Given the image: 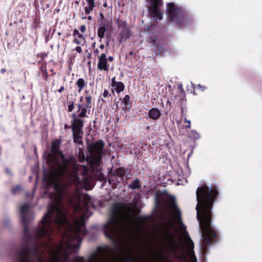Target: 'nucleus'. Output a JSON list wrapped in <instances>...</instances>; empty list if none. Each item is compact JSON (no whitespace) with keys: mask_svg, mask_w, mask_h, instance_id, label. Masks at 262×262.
<instances>
[{"mask_svg":"<svg viewBox=\"0 0 262 262\" xmlns=\"http://www.w3.org/2000/svg\"><path fill=\"white\" fill-rule=\"evenodd\" d=\"M60 141L55 140L51 146V153L48 155L50 167L54 168L48 178L49 185L53 186L54 192L49 193L51 202L47 212L39 225L30 237L28 233L29 224L26 213L30 209L29 204H24L20 209L21 222L24 226V243L21 247L47 248L54 247L51 237L56 232L62 237L61 243L77 245L79 249L82 236L86 234L85 218L92 215L88 210L91 197L82 194V190L88 182L86 179H81L78 174V165L73 156L67 159L60 150Z\"/></svg>","mask_w":262,"mask_h":262,"instance_id":"1","label":"nucleus"},{"mask_svg":"<svg viewBox=\"0 0 262 262\" xmlns=\"http://www.w3.org/2000/svg\"><path fill=\"white\" fill-rule=\"evenodd\" d=\"M121 102L124 105L122 108L125 112L128 111L130 107V96L128 95H126L122 99Z\"/></svg>","mask_w":262,"mask_h":262,"instance_id":"12","label":"nucleus"},{"mask_svg":"<svg viewBox=\"0 0 262 262\" xmlns=\"http://www.w3.org/2000/svg\"><path fill=\"white\" fill-rule=\"evenodd\" d=\"M6 71V70L4 68H3L1 70V72L3 74L5 73Z\"/></svg>","mask_w":262,"mask_h":262,"instance_id":"42","label":"nucleus"},{"mask_svg":"<svg viewBox=\"0 0 262 262\" xmlns=\"http://www.w3.org/2000/svg\"><path fill=\"white\" fill-rule=\"evenodd\" d=\"M129 54H130V55H132V54H133V52H129Z\"/></svg>","mask_w":262,"mask_h":262,"instance_id":"54","label":"nucleus"},{"mask_svg":"<svg viewBox=\"0 0 262 262\" xmlns=\"http://www.w3.org/2000/svg\"><path fill=\"white\" fill-rule=\"evenodd\" d=\"M219 194L218 187L206 185L199 187L196 191L197 204L195 207L196 218L199 221V232L201 238V246L206 252L212 244V240L217 237L211 225L212 207Z\"/></svg>","mask_w":262,"mask_h":262,"instance_id":"2","label":"nucleus"},{"mask_svg":"<svg viewBox=\"0 0 262 262\" xmlns=\"http://www.w3.org/2000/svg\"><path fill=\"white\" fill-rule=\"evenodd\" d=\"M98 69L101 71L108 70L107 58L105 53L101 54L99 58Z\"/></svg>","mask_w":262,"mask_h":262,"instance_id":"10","label":"nucleus"},{"mask_svg":"<svg viewBox=\"0 0 262 262\" xmlns=\"http://www.w3.org/2000/svg\"><path fill=\"white\" fill-rule=\"evenodd\" d=\"M4 223H5V226H6V227H9V225H10V220H8V219H6V220H5Z\"/></svg>","mask_w":262,"mask_h":262,"instance_id":"35","label":"nucleus"},{"mask_svg":"<svg viewBox=\"0 0 262 262\" xmlns=\"http://www.w3.org/2000/svg\"><path fill=\"white\" fill-rule=\"evenodd\" d=\"M166 12L171 23L180 25L182 27H187L190 21L185 12L173 3L167 4Z\"/></svg>","mask_w":262,"mask_h":262,"instance_id":"5","label":"nucleus"},{"mask_svg":"<svg viewBox=\"0 0 262 262\" xmlns=\"http://www.w3.org/2000/svg\"><path fill=\"white\" fill-rule=\"evenodd\" d=\"M64 90V86H61V87H60V88L58 90V92L59 93H62V92L63 91V90Z\"/></svg>","mask_w":262,"mask_h":262,"instance_id":"39","label":"nucleus"},{"mask_svg":"<svg viewBox=\"0 0 262 262\" xmlns=\"http://www.w3.org/2000/svg\"><path fill=\"white\" fill-rule=\"evenodd\" d=\"M89 4V6L95 7V0H85Z\"/></svg>","mask_w":262,"mask_h":262,"instance_id":"29","label":"nucleus"},{"mask_svg":"<svg viewBox=\"0 0 262 262\" xmlns=\"http://www.w3.org/2000/svg\"><path fill=\"white\" fill-rule=\"evenodd\" d=\"M109 95V93L108 92V91H107L106 90H105L103 93V96L104 97V98H106Z\"/></svg>","mask_w":262,"mask_h":262,"instance_id":"33","label":"nucleus"},{"mask_svg":"<svg viewBox=\"0 0 262 262\" xmlns=\"http://www.w3.org/2000/svg\"><path fill=\"white\" fill-rule=\"evenodd\" d=\"M94 7H95L94 6H88L86 7L84 9L85 14H90L91 13V12L92 11H93Z\"/></svg>","mask_w":262,"mask_h":262,"instance_id":"25","label":"nucleus"},{"mask_svg":"<svg viewBox=\"0 0 262 262\" xmlns=\"http://www.w3.org/2000/svg\"><path fill=\"white\" fill-rule=\"evenodd\" d=\"M128 187L133 190L140 188L141 186L140 183V180L137 178L135 179L128 185Z\"/></svg>","mask_w":262,"mask_h":262,"instance_id":"14","label":"nucleus"},{"mask_svg":"<svg viewBox=\"0 0 262 262\" xmlns=\"http://www.w3.org/2000/svg\"><path fill=\"white\" fill-rule=\"evenodd\" d=\"M74 142L79 145H82L83 141L81 140L82 134H77L76 132H72Z\"/></svg>","mask_w":262,"mask_h":262,"instance_id":"15","label":"nucleus"},{"mask_svg":"<svg viewBox=\"0 0 262 262\" xmlns=\"http://www.w3.org/2000/svg\"><path fill=\"white\" fill-rule=\"evenodd\" d=\"M72 117L73 118V121H75L76 119H79L77 118L78 117L77 116V115H76L75 113H74L72 114Z\"/></svg>","mask_w":262,"mask_h":262,"instance_id":"32","label":"nucleus"},{"mask_svg":"<svg viewBox=\"0 0 262 262\" xmlns=\"http://www.w3.org/2000/svg\"><path fill=\"white\" fill-rule=\"evenodd\" d=\"M198 86H199V87H200V88H202V91H204V90H205V89H206V88H205V86H202L201 85V84H198Z\"/></svg>","mask_w":262,"mask_h":262,"instance_id":"43","label":"nucleus"},{"mask_svg":"<svg viewBox=\"0 0 262 262\" xmlns=\"http://www.w3.org/2000/svg\"><path fill=\"white\" fill-rule=\"evenodd\" d=\"M93 123H94V124H95V123H96V120H94V121H93Z\"/></svg>","mask_w":262,"mask_h":262,"instance_id":"56","label":"nucleus"},{"mask_svg":"<svg viewBox=\"0 0 262 262\" xmlns=\"http://www.w3.org/2000/svg\"><path fill=\"white\" fill-rule=\"evenodd\" d=\"M100 49H103L104 48V46L103 44H101L99 46Z\"/></svg>","mask_w":262,"mask_h":262,"instance_id":"45","label":"nucleus"},{"mask_svg":"<svg viewBox=\"0 0 262 262\" xmlns=\"http://www.w3.org/2000/svg\"><path fill=\"white\" fill-rule=\"evenodd\" d=\"M83 149H82V148H79V154H80L81 152H83Z\"/></svg>","mask_w":262,"mask_h":262,"instance_id":"48","label":"nucleus"},{"mask_svg":"<svg viewBox=\"0 0 262 262\" xmlns=\"http://www.w3.org/2000/svg\"><path fill=\"white\" fill-rule=\"evenodd\" d=\"M82 100H83V97L81 96L80 98V101H82Z\"/></svg>","mask_w":262,"mask_h":262,"instance_id":"50","label":"nucleus"},{"mask_svg":"<svg viewBox=\"0 0 262 262\" xmlns=\"http://www.w3.org/2000/svg\"><path fill=\"white\" fill-rule=\"evenodd\" d=\"M106 31V28L105 25L98 29V36L100 38V41H101L102 39L104 37Z\"/></svg>","mask_w":262,"mask_h":262,"instance_id":"17","label":"nucleus"},{"mask_svg":"<svg viewBox=\"0 0 262 262\" xmlns=\"http://www.w3.org/2000/svg\"><path fill=\"white\" fill-rule=\"evenodd\" d=\"M114 88L115 89L116 92L119 93L124 90V85L123 82L118 81Z\"/></svg>","mask_w":262,"mask_h":262,"instance_id":"20","label":"nucleus"},{"mask_svg":"<svg viewBox=\"0 0 262 262\" xmlns=\"http://www.w3.org/2000/svg\"><path fill=\"white\" fill-rule=\"evenodd\" d=\"M77 107H78V110H77V112H80V111L82 109V108L83 107V105H82L81 103H79L77 105Z\"/></svg>","mask_w":262,"mask_h":262,"instance_id":"37","label":"nucleus"},{"mask_svg":"<svg viewBox=\"0 0 262 262\" xmlns=\"http://www.w3.org/2000/svg\"><path fill=\"white\" fill-rule=\"evenodd\" d=\"M91 110L85 108L84 106L80 111L79 113L77 114V116L79 118L88 117L87 114H90Z\"/></svg>","mask_w":262,"mask_h":262,"instance_id":"16","label":"nucleus"},{"mask_svg":"<svg viewBox=\"0 0 262 262\" xmlns=\"http://www.w3.org/2000/svg\"><path fill=\"white\" fill-rule=\"evenodd\" d=\"M77 86L79 88L78 92L80 93L85 86L86 83L83 78H79L76 83Z\"/></svg>","mask_w":262,"mask_h":262,"instance_id":"18","label":"nucleus"},{"mask_svg":"<svg viewBox=\"0 0 262 262\" xmlns=\"http://www.w3.org/2000/svg\"><path fill=\"white\" fill-rule=\"evenodd\" d=\"M187 182V180L185 179H184L183 180L178 179L177 185H184L185 183H186Z\"/></svg>","mask_w":262,"mask_h":262,"instance_id":"28","label":"nucleus"},{"mask_svg":"<svg viewBox=\"0 0 262 262\" xmlns=\"http://www.w3.org/2000/svg\"><path fill=\"white\" fill-rule=\"evenodd\" d=\"M95 42H94V43H93V46H95Z\"/></svg>","mask_w":262,"mask_h":262,"instance_id":"59","label":"nucleus"},{"mask_svg":"<svg viewBox=\"0 0 262 262\" xmlns=\"http://www.w3.org/2000/svg\"><path fill=\"white\" fill-rule=\"evenodd\" d=\"M6 173H7V174H9V175H11V174H12L11 171H10V169H8V168H6Z\"/></svg>","mask_w":262,"mask_h":262,"instance_id":"41","label":"nucleus"},{"mask_svg":"<svg viewBox=\"0 0 262 262\" xmlns=\"http://www.w3.org/2000/svg\"><path fill=\"white\" fill-rule=\"evenodd\" d=\"M178 89L181 92H183L184 91V90L183 89V86L182 84H180L178 85Z\"/></svg>","mask_w":262,"mask_h":262,"instance_id":"38","label":"nucleus"},{"mask_svg":"<svg viewBox=\"0 0 262 262\" xmlns=\"http://www.w3.org/2000/svg\"><path fill=\"white\" fill-rule=\"evenodd\" d=\"M118 102H117V103L116 104V106H117V108H118Z\"/></svg>","mask_w":262,"mask_h":262,"instance_id":"55","label":"nucleus"},{"mask_svg":"<svg viewBox=\"0 0 262 262\" xmlns=\"http://www.w3.org/2000/svg\"><path fill=\"white\" fill-rule=\"evenodd\" d=\"M117 82H118V81H116L115 80V77H113L112 79V86L114 88L115 85L117 83Z\"/></svg>","mask_w":262,"mask_h":262,"instance_id":"31","label":"nucleus"},{"mask_svg":"<svg viewBox=\"0 0 262 262\" xmlns=\"http://www.w3.org/2000/svg\"><path fill=\"white\" fill-rule=\"evenodd\" d=\"M78 53H81L82 52V49L80 46H77L75 49Z\"/></svg>","mask_w":262,"mask_h":262,"instance_id":"36","label":"nucleus"},{"mask_svg":"<svg viewBox=\"0 0 262 262\" xmlns=\"http://www.w3.org/2000/svg\"><path fill=\"white\" fill-rule=\"evenodd\" d=\"M131 169L124 168L119 167L116 169L113 174V177L116 178V182L119 183L123 182L124 180L126 181L129 179L130 171Z\"/></svg>","mask_w":262,"mask_h":262,"instance_id":"7","label":"nucleus"},{"mask_svg":"<svg viewBox=\"0 0 262 262\" xmlns=\"http://www.w3.org/2000/svg\"><path fill=\"white\" fill-rule=\"evenodd\" d=\"M70 104L68 105V112H71L74 108V102H70Z\"/></svg>","mask_w":262,"mask_h":262,"instance_id":"27","label":"nucleus"},{"mask_svg":"<svg viewBox=\"0 0 262 262\" xmlns=\"http://www.w3.org/2000/svg\"><path fill=\"white\" fill-rule=\"evenodd\" d=\"M123 262H134L133 257L128 253H125L123 255Z\"/></svg>","mask_w":262,"mask_h":262,"instance_id":"22","label":"nucleus"},{"mask_svg":"<svg viewBox=\"0 0 262 262\" xmlns=\"http://www.w3.org/2000/svg\"><path fill=\"white\" fill-rule=\"evenodd\" d=\"M160 111L156 107H153L149 110L148 112L149 117L152 120H157L161 116Z\"/></svg>","mask_w":262,"mask_h":262,"instance_id":"11","label":"nucleus"},{"mask_svg":"<svg viewBox=\"0 0 262 262\" xmlns=\"http://www.w3.org/2000/svg\"><path fill=\"white\" fill-rule=\"evenodd\" d=\"M103 6H104V7H106V6H107V4H106V3H104V5H103Z\"/></svg>","mask_w":262,"mask_h":262,"instance_id":"53","label":"nucleus"},{"mask_svg":"<svg viewBox=\"0 0 262 262\" xmlns=\"http://www.w3.org/2000/svg\"><path fill=\"white\" fill-rule=\"evenodd\" d=\"M94 53L96 54H98L99 53V50L96 49V50H95Z\"/></svg>","mask_w":262,"mask_h":262,"instance_id":"46","label":"nucleus"},{"mask_svg":"<svg viewBox=\"0 0 262 262\" xmlns=\"http://www.w3.org/2000/svg\"><path fill=\"white\" fill-rule=\"evenodd\" d=\"M80 30L81 32L83 33L86 30V27L84 25H82L80 26Z\"/></svg>","mask_w":262,"mask_h":262,"instance_id":"34","label":"nucleus"},{"mask_svg":"<svg viewBox=\"0 0 262 262\" xmlns=\"http://www.w3.org/2000/svg\"><path fill=\"white\" fill-rule=\"evenodd\" d=\"M120 36L123 39H128L130 37V30L127 27H124L122 28V31L120 32Z\"/></svg>","mask_w":262,"mask_h":262,"instance_id":"13","label":"nucleus"},{"mask_svg":"<svg viewBox=\"0 0 262 262\" xmlns=\"http://www.w3.org/2000/svg\"><path fill=\"white\" fill-rule=\"evenodd\" d=\"M83 121L81 119H76L72 123V132H76L77 134H82V127Z\"/></svg>","mask_w":262,"mask_h":262,"instance_id":"9","label":"nucleus"},{"mask_svg":"<svg viewBox=\"0 0 262 262\" xmlns=\"http://www.w3.org/2000/svg\"><path fill=\"white\" fill-rule=\"evenodd\" d=\"M83 170L84 171V172H85V171H86V170H85L86 167H83Z\"/></svg>","mask_w":262,"mask_h":262,"instance_id":"52","label":"nucleus"},{"mask_svg":"<svg viewBox=\"0 0 262 262\" xmlns=\"http://www.w3.org/2000/svg\"><path fill=\"white\" fill-rule=\"evenodd\" d=\"M167 104H168L169 105V106H170L171 103L169 100H167Z\"/></svg>","mask_w":262,"mask_h":262,"instance_id":"49","label":"nucleus"},{"mask_svg":"<svg viewBox=\"0 0 262 262\" xmlns=\"http://www.w3.org/2000/svg\"><path fill=\"white\" fill-rule=\"evenodd\" d=\"M189 136L194 140H198L201 137L200 134L198 132H197V131L195 130H191Z\"/></svg>","mask_w":262,"mask_h":262,"instance_id":"21","label":"nucleus"},{"mask_svg":"<svg viewBox=\"0 0 262 262\" xmlns=\"http://www.w3.org/2000/svg\"><path fill=\"white\" fill-rule=\"evenodd\" d=\"M92 97L91 96H87L85 97L86 102L83 105V106L88 110H91V108H92Z\"/></svg>","mask_w":262,"mask_h":262,"instance_id":"19","label":"nucleus"},{"mask_svg":"<svg viewBox=\"0 0 262 262\" xmlns=\"http://www.w3.org/2000/svg\"><path fill=\"white\" fill-rule=\"evenodd\" d=\"M129 226L126 221L120 217L117 211L114 208L110 215L108 221L103 226L105 236L112 244L118 247L121 243L122 238L128 234Z\"/></svg>","mask_w":262,"mask_h":262,"instance_id":"4","label":"nucleus"},{"mask_svg":"<svg viewBox=\"0 0 262 262\" xmlns=\"http://www.w3.org/2000/svg\"><path fill=\"white\" fill-rule=\"evenodd\" d=\"M108 60L110 61H112L113 60V56H109L108 58Z\"/></svg>","mask_w":262,"mask_h":262,"instance_id":"44","label":"nucleus"},{"mask_svg":"<svg viewBox=\"0 0 262 262\" xmlns=\"http://www.w3.org/2000/svg\"><path fill=\"white\" fill-rule=\"evenodd\" d=\"M21 190V188L19 185H16L12 188L11 191L13 194H17Z\"/></svg>","mask_w":262,"mask_h":262,"instance_id":"23","label":"nucleus"},{"mask_svg":"<svg viewBox=\"0 0 262 262\" xmlns=\"http://www.w3.org/2000/svg\"><path fill=\"white\" fill-rule=\"evenodd\" d=\"M147 4H158L159 3L162 2V0H146Z\"/></svg>","mask_w":262,"mask_h":262,"instance_id":"26","label":"nucleus"},{"mask_svg":"<svg viewBox=\"0 0 262 262\" xmlns=\"http://www.w3.org/2000/svg\"><path fill=\"white\" fill-rule=\"evenodd\" d=\"M185 122H188V124L186 126V128H190L191 127V121L189 120H187L186 118H185Z\"/></svg>","mask_w":262,"mask_h":262,"instance_id":"30","label":"nucleus"},{"mask_svg":"<svg viewBox=\"0 0 262 262\" xmlns=\"http://www.w3.org/2000/svg\"><path fill=\"white\" fill-rule=\"evenodd\" d=\"M91 55V54H90V53H89V55H88V57H89V56H90Z\"/></svg>","mask_w":262,"mask_h":262,"instance_id":"57","label":"nucleus"},{"mask_svg":"<svg viewBox=\"0 0 262 262\" xmlns=\"http://www.w3.org/2000/svg\"><path fill=\"white\" fill-rule=\"evenodd\" d=\"M168 204L177 223L181 237H179L180 241L178 242L176 239V235L170 232L167 237V250L180 262H198L193 251L194 243L186 230V226L182 222L181 211L176 205L173 196H170Z\"/></svg>","mask_w":262,"mask_h":262,"instance_id":"3","label":"nucleus"},{"mask_svg":"<svg viewBox=\"0 0 262 262\" xmlns=\"http://www.w3.org/2000/svg\"><path fill=\"white\" fill-rule=\"evenodd\" d=\"M74 42L77 44V45H80L81 43V42L79 40H78V39L77 38H75V40H74Z\"/></svg>","mask_w":262,"mask_h":262,"instance_id":"40","label":"nucleus"},{"mask_svg":"<svg viewBox=\"0 0 262 262\" xmlns=\"http://www.w3.org/2000/svg\"><path fill=\"white\" fill-rule=\"evenodd\" d=\"M67 128H68V125L67 124H66L64 125V128L66 129Z\"/></svg>","mask_w":262,"mask_h":262,"instance_id":"51","label":"nucleus"},{"mask_svg":"<svg viewBox=\"0 0 262 262\" xmlns=\"http://www.w3.org/2000/svg\"><path fill=\"white\" fill-rule=\"evenodd\" d=\"M163 4V2H161L156 4H151L150 5V11L152 16L156 19L161 20L162 19V14L160 12L159 8L162 6Z\"/></svg>","mask_w":262,"mask_h":262,"instance_id":"8","label":"nucleus"},{"mask_svg":"<svg viewBox=\"0 0 262 262\" xmlns=\"http://www.w3.org/2000/svg\"><path fill=\"white\" fill-rule=\"evenodd\" d=\"M109 183L111 184V180H108Z\"/></svg>","mask_w":262,"mask_h":262,"instance_id":"58","label":"nucleus"},{"mask_svg":"<svg viewBox=\"0 0 262 262\" xmlns=\"http://www.w3.org/2000/svg\"><path fill=\"white\" fill-rule=\"evenodd\" d=\"M88 19L89 20H92V19H93V17H92V16H89L88 17Z\"/></svg>","mask_w":262,"mask_h":262,"instance_id":"47","label":"nucleus"},{"mask_svg":"<svg viewBox=\"0 0 262 262\" xmlns=\"http://www.w3.org/2000/svg\"><path fill=\"white\" fill-rule=\"evenodd\" d=\"M82 19H85V17H82Z\"/></svg>","mask_w":262,"mask_h":262,"instance_id":"60","label":"nucleus"},{"mask_svg":"<svg viewBox=\"0 0 262 262\" xmlns=\"http://www.w3.org/2000/svg\"><path fill=\"white\" fill-rule=\"evenodd\" d=\"M104 142L102 140H99L95 143H91L88 145V151L96 166L99 165L103 154Z\"/></svg>","mask_w":262,"mask_h":262,"instance_id":"6","label":"nucleus"},{"mask_svg":"<svg viewBox=\"0 0 262 262\" xmlns=\"http://www.w3.org/2000/svg\"><path fill=\"white\" fill-rule=\"evenodd\" d=\"M73 35L75 37L77 36L78 38H80V39H84V36L82 34H80L79 32V31L78 30H77V29H75L74 30Z\"/></svg>","mask_w":262,"mask_h":262,"instance_id":"24","label":"nucleus"}]
</instances>
